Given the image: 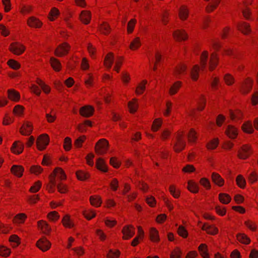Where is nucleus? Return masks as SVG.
<instances>
[{"label":"nucleus","instance_id":"f257e3e1","mask_svg":"<svg viewBox=\"0 0 258 258\" xmlns=\"http://www.w3.org/2000/svg\"><path fill=\"white\" fill-rule=\"evenodd\" d=\"M186 145L183 132L179 131L176 135V141L173 146V150L176 153L182 151Z\"/></svg>","mask_w":258,"mask_h":258},{"label":"nucleus","instance_id":"f03ea898","mask_svg":"<svg viewBox=\"0 0 258 258\" xmlns=\"http://www.w3.org/2000/svg\"><path fill=\"white\" fill-rule=\"evenodd\" d=\"M108 147L109 143L108 141L105 139H101L96 144L95 152L99 155H103L107 152Z\"/></svg>","mask_w":258,"mask_h":258},{"label":"nucleus","instance_id":"7ed1b4c3","mask_svg":"<svg viewBox=\"0 0 258 258\" xmlns=\"http://www.w3.org/2000/svg\"><path fill=\"white\" fill-rule=\"evenodd\" d=\"M70 49V45L67 42H63L56 48L54 54L57 57H62L68 54Z\"/></svg>","mask_w":258,"mask_h":258},{"label":"nucleus","instance_id":"20e7f679","mask_svg":"<svg viewBox=\"0 0 258 258\" xmlns=\"http://www.w3.org/2000/svg\"><path fill=\"white\" fill-rule=\"evenodd\" d=\"M25 46L20 42H13L9 46V50L13 54L20 55L25 51Z\"/></svg>","mask_w":258,"mask_h":258},{"label":"nucleus","instance_id":"39448f33","mask_svg":"<svg viewBox=\"0 0 258 258\" xmlns=\"http://www.w3.org/2000/svg\"><path fill=\"white\" fill-rule=\"evenodd\" d=\"M49 142V137L47 134H44L40 135L36 141L37 149L40 151L45 149Z\"/></svg>","mask_w":258,"mask_h":258},{"label":"nucleus","instance_id":"423d86ee","mask_svg":"<svg viewBox=\"0 0 258 258\" xmlns=\"http://www.w3.org/2000/svg\"><path fill=\"white\" fill-rule=\"evenodd\" d=\"M121 232L123 240H128L132 238L135 234V228L132 225H127L123 227Z\"/></svg>","mask_w":258,"mask_h":258},{"label":"nucleus","instance_id":"0eeeda50","mask_svg":"<svg viewBox=\"0 0 258 258\" xmlns=\"http://www.w3.org/2000/svg\"><path fill=\"white\" fill-rule=\"evenodd\" d=\"M50 242L45 237L39 239L37 243L36 246L42 251H47L51 247Z\"/></svg>","mask_w":258,"mask_h":258},{"label":"nucleus","instance_id":"6e6552de","mask_svg":"<svg viewBox=\"0 0 258 258\" xmlns=\"http://www.w3.org/2000/svg\"><path fill=\"white\" fill-rule=\"evenodd\" d=\"M94 112V108L91 105H85L80 108L79 113L80 115L85 117H90Z\"/></svg>","mask_w":258,"mask_h":258},{"label":"nucleus","instance_id":"1a4fd4ad","mask_svg":"<svg viewBox=\"0 0 258 258\" xmlns=\"http://www.w3.org/2000/svg\"><path fill=\"white\" fill-rule=\"evenodd\" d=\"M28 26L31 28L39 29L42 26V22L34 16L29 17L27 21Z\"/></svg>","mask_w":258,"mask_h":258},{"label":"nucleus","instance_id":"9d476101","mask_svg":"<svg viewBox=\"0 0 258 258\" xmlns=\"http://www.w3.org/2000/svg\"><path fill=\"white\" fill-rule=\"evenodd\" d=\"M37 226L38 228L45 234H49L51 229L50 225L43 220H40L37 222Z\"/></svg>","mask_w":258,"mask_h":258},{"label":"nucleus","instance_id":"9b49d317","mask_svg":"<svg viewBox=\"0 0 258 258\" xmlns=\"http://www.w3.org/2000/svg\"><path fill=\"white\" fill-rule=\"evenodd\" d=\"M173 37L178 41H184L188 38V36L185 30H177L173 32Z\"/></svg>","mask_w":258,"mask_h":258},{"label":"nucleus","instance_id":"f8f14e48","mask_svg":"<svg viewBox=\"0 0 258 258\" xmlns=\"http://www.w3.org/2000/svg\"><path fill=\"white\" fill-rule=\"evenodd\" d=\"M80 19L84 24H89L91 19V12L87 10L82 11L80 15Z\"/></svg>","mask_w":258,"mask_h":258},{"label":"nucleus","instance_id":"ddd939ff","mask_svg":"<svg viewBox=\"0 0 258 258\" xmlns=\"http://www.w3.org/2000/svg\"><path fill=\"white\" fill-rule=\"evenodd\" d=\"M33 130L32 124L30 122L24 123L20 128V133L22 135L29 136Z\"/></svg>","mask_w":258,"mask_h":258},{"label":"nucleus","instance_id":"4468645a","mask_svg":"<svg viewBox=\"0 0 258 258\" xmlns=\"http://www.w3.org/2000/svg\"><path fill=\"white\" fill-rule=\"evenodd\" d=\"M219 62V57L216 52H213L211 54L209 61V70L213 71L215 69Z\"/></svg>","mask_w":258,"mask_h":258},{"label":"nucleus","instance_id":"2eb2a0df","mask_svg":"<svg viewBox=\"0 0 258 258\" xmlns=\"http://www.w3.org/2000/svg\"><path fill=\"white\" fill-rule=\"evenodd\" d=\"M24 150V145L20 141L15 142L11 148V151L15 154H20L22 153Z\"/></svg>","mask_w":258,"mask_h":258},{"label":"nucleus","instance_id":"dca6fc26","mask_svg":"<svg viewBox=\"0 0 258 258\" xmlns=\"http://www.w3.org/2000/svg\"><path fill=\"white\" fill-rule=\"evenodd\" d=\"M187 71V66L183 63L178 64L175 68L174 75L175 76L183 75L186 74Z\"/></svg>","mask_w":258,"mask_h":258},{"label":"nucleus","instance_id":"f3484780","mask_svg":"<svg viewBox=\"0 0 258 258\" xmlns=\"http://www.w3.org/2000/svg\"><path fill=\"white\" fill-rule=\"evenodd\" d=\"M54 178L56 180V178H59L60 180H65L67 176L63 169L59 167L55 168L53 172L50 175H53Z\"/></svg>","mask_w":258,"mask_h":258},{"label":"nucleus","instance_id":"a211bd4d","mask_svg":"<svg viewBox=\"0 0 258 258\" xmlns=\"http://www.w3.org/2000/svg\"><path fill=\"white\" fill-rule=\"evenodd\" d=\"M211 178L212 181L217 185L221 187L224 184V180L219 174L213 172L212 173Z\"/></svg>","mask_w":258,"mask_h":258},{"label":"nucleus","instance_id":"6ab92c4d","mask_svg":"<svg viewBox=\"0 0 258 258\" xmlns=\"http://www.w3.org/2000/svg\"><path fill=\"white\" fill-rule=\"evenodd\" d=\"M178 16L179 19L182 21H185L188 18L189 10L187 6L183 5L180 7Z\"/></svg>","mask_w":258,"mask_h":258},{"label":"nucleus","instance_id":"aec40b11","mask_svg":"<svg viewBox=\"0 0 258 258\" xmlns=\"http://www.w3.org/2000/svg\"><path fill=\"white\" fill-rule=\"evenodd\" d=\"M11 171L15 176L18 177H21L23 175L24 168L21 165H14L12 166Z\"/></svg>","mask_w":258,"mask_h":258},{"label":"nucleus","instance_id":"412c9836","mask_svg":"<svg viewBox=\"0 0 258 258\" xmlns=\"http://www.w3.org/2000/svg\"><path fill=\"white\" fill-rule=\"evenodd\" d=\"M202 229L203 231H205L208 234L213 235H216L218 233V229L216 227L212 225H209L206 223H205L203 225Z\"/></svg>","mask_w":258,"mask_h":258},{"label":"nucleus","instance_id":"4be33fe9","mask_svg":"<svg viewBox=\"0 0 258 258\" xmlns=\"http://www.w3.org/2000/svg\"><path fill=\"white\" fill-rule=\"evenodd\" d=\"M8 96L10 100L14 102H18L20 99V93L14 89L8 90Z\"/></svg>","mask_w":258,"mask_h":258},{"label":"nucleus","instance_id":"5701e85b","mask_svg":"<svg viewBox=\"0 0 258 258\" xmlns=\"http://www.w3.org/2000/svg\"><path fill=\"white\" fill-rule=\"evenodd\" d=\"M150 239L153 242H158L160 241L158 231L154 227H152L149 231Z\"/></svg>","mask_w":258,"mask_h":258},{"label":"nucleus","instance_id":"b1692460","mask_svg":"<svg viewBox=\"0 0 258 258\" xmlns=\"http://www.w3.org/2000/svg\"><path fill=\"white\" fill-rule=\"evenodd\" d=\"M225 133L226 135L231 139H235L238 135L237 128L231 125L228 126Z\"/></svg>","mask_w":258,"mask_h":258},{"label":"nucleus","instance_id":"393cba45","mask_svg":"<svg viewBox=\"0 0 258 258\" xmlns=\"http://www.w3.org/2000/svg\"><path fill=\"white\" fill-rule=\"evenodd\" d=\"M50 64L53 70L55 72H59L61 69V64L60 61L54 57H51L50 59Z\"/></svg>","mask_w":258,"mask_h":258},{"label":"nucleus","instance_id":"a878e982","mask_svg":"<svg viewBox=\"0 0 258 258\" xmlns=\"http://www.w3.org/2000/svg\"><path fill=\"white\" fill-rule=\"evenodd\" d=\"M209 53L207 51H204L200 56V67L201 70H204L206 66L207 63V59L208 57Z\"/></svg>","mask_w":258,"mask_h":258},{"label":"nucleus","instance_id":"bb28decb","mask_svg":"<svg viewBox=\"0 0 258 258\" xmlns=\"http://www.w3.org/2000/svg\"><path fill=\"white\" fill-rule=\"evenodd\" d=\"M198 250L203 258H209L208 246L205 243L201 244L198 247Z\"/></svg>","mask_w":258,"mask_h":258},{"label":"nucleus","instance_id":"cd10ccee","mask_svg":"<svg viewBox=\"0 0 258 258\" xmlns=\"http://www.w3.org/2000/svg\"><path fill=\"white\" fill-rule=\"evenodd\" d=\"M182 83L180 81L175 82L170 87L169 93L170 95L176 94L181 87Z\"/></svg>","mask_w":258,"mask_h":258},{"label":"nucleus","instance_id":"c85d7f7f","mask_svg":"<svg viewBox=\"0 0 258 258\" xmlns=\"http://www.w3.org/2000/svg\"><path fill=\"white\" fill-rule=\"evenodd\" d=\"M76 176L80 181H85L90 177V174L88 172L84 170H78L76 173Z\"/></svg>","mask_w":258,"mask_h":258},{"label":"nucleus","instance_id":"c756f323","mask_svg":"<svg viewBox=\"0 0 258 258\" xmlns=\"http://www.w3.org/2000/svg\"><path fill=\"white\" fill-rule=\"evenodd\" d=\"M114 59L113 54L112 52L108 53L105 57L104 60V66L108 69L112 67Z\"/></svg>","mask_w":258,"mask_h":258},{"label":"nucleus","instance_id":"7c9ffc66","mask_svg":"<svg viewBox=\"0 0 258 258\" xmlns=\"http://www.w3.org/2000/svg\"><path fill=\"white\" fill-rule=\"evenodd\" d=\"M96 167L98 170L103 172L108 171L107 166L102 158H100L97 159L96 162Z\"/></svg>","mask_w":258,"mask_h":258},{"label":"nucleus","instance_id":"2f4dec72","mask_svg":"<svg viewBox=\"0 0 258 258\" xmlns=\"http://www.w3.org/2000/svg\"><path fill=\"white\" fill-rule=\"evenodd\" d=\"M35 82L41 88L42 90L45 93L48 94L50 93V87L46 85L41 79L39 78H37Z\"/></svg>","mask_w":258,"mask_h":258},{"label":"nucleus","instance_id":"473e14b6","mask_svg":"<svg viewBox=\"0 0 258 258\" xmlns=\"http://www.w3.org/2000/svg\"><path fill=\"white\" fill-rule=\"evenodd\" d=\"M49 182L47 184L46 189L49 192H53L55 190L56 180L54 178L53 175H49Z\"/></svg>","mask_w":258,"mask_h":258},{"label":"nucleus","instance_id":"72a5a7b5","mask_svg":"<svg viewBox=\"0 0 258 258\" xmlns=\"http://www.w3.org/2000/svg\"><path fill=\"white\" fill-rule=\"evenodd\" d=\"M61 223L63 226L67 228H72L74 226L73 222L71 220L70 217L68 215H66L63 217Z\"/></svg>","mask_w":258,"mask_h":258},{"label":"nucleus","instance_id":"f704fd0d","mask_svg":"<svg viewBox=\"0 0 258 258\" xmlns=\"http://www.w3.org/2000/svg\"><path fill=\"white\" fill-rule=\"evenodd\" d=\"M187 188L191 192L197 194L199 191L198 184L193 180H189L187 183Z\"/></svg>","mask_w":258,"mask_h":258},{"label":"nucleus","instance_id":"c9c22d12","mask_svg":"<svg viewBox=\"0 0 258 258\" xmlns=\"http://www.w3.org/2000/svg\"><path fill=\"white\" fill-rule=\"evenodd\" d=\"M200 67L198 64L193 66L190 71V77L192 81H196L199 78Z\"/></svg>","mask_w":258,"mask_h":258},{"label":"nucleus","instance_id":"e433bc0d","mask_svg":"<svg viewBox=\"0 0 258 258\" xmlns=\"http://www.w3.org/2000/svg\"><path fill=\"white\" fill-rule=\"evenodd\" d=\"M90 204L96 207H99L101 206L102 201L101 197L99 196H92L90 197Z\"/></svg>","mask_w":258,"mask_h":258},{"label":"nucleus","instance_id":"4c0bfd02","mask_svg":"<svg viewBox=\"0 0 258 258\" xmlns=\"http://www.w3.org/2000/svg\"><path fill=\"white\" fill-rule=\"evenodd\" d=\"M163 120L161 118H157L154 119L153 122L151 130L153 132H157L161 127Z\"/></svg>","mask_w":258,"mask_h":258},{"label":"nucleus","instance_id":"58836bf2","mask_svg":"<svg viewBox=\"0 0 258 258\" xmlns=\"http://www.w3.org/2000/svg\"><path fill=\"white\" fill-rule=\"evenodd\" d=\"M99 31L103 34L108 35L110 32V28L106 22H103L99 26Z\"/></svg>","mask_w":258,"mask_h":258},{"label":"nucleus","instance_id":"ea45409f","mask_svg":"<svg viewBox=\"0 0 258 258\" xmlns=\"http://www.w3.org/2000/svg\"><path fill=\"white\" fill-rule=\"evenodd\" d=\"M219 200L223 204H229L231 200V197L227 194L220 193L218 196Z\"/></svg>","mask_w":258,"mask_h":258},{"label":"nucleus","instance_id":"a19ab883","mask_svg":"<svg viewBox=\"0 0 258 258\" xmlns=\"http://www.w3.org/2000/svg\"><path fill=\"white\" fill-rule=\"evenodd\" d=\"M138 100L134 98L130 101L128 103V107L130 113H134L138 109Z\"/></svg>","mask_w":258,"mask_h":258},{"label":"nucleus","instance_id":"79ce46f5","mask_svg":"<svg viewBox=\"0 0 258 258\" xmlns=\"http://www.w3.org/2000/svg\"><path fill=\"white\" fill-rule=\"evenodd\" d=\"M141 46V42L140 37H136L131 42L130 45V48L132 50H137Z\"/></svg>","mask_w":258,"mask_h":258},{"label":"nucleus","instance_id":"37998d69","mask_svg":"<svg viewBox=\"0 0 258 258\" xmlns=\"http://www.w3.org/2000/svg\"><path fill=\"white\" fill-rule=\"evenodd\" d=\"M59 15L58 9L55 7L51 8L48 14V18L51 21L55 20Z\"/></svg>","mask_w":258,"mask_h":258},{"label":"nucleus","instance_id":"c03bdc74","mask_svg":"<svg viewBox=\"0 0 258 258\" xmlns=\"http://www.w3.org/2000/svg\"><path fill=\"white\" fill-rule=\"evenodd\" d=\"M252 80L247 78L245 81L243 80V94L249 91L252 86Z\"/></svg>","mask_w":258,"mask_h":258},{"label":"nucleus","instance_id":"a18cd8bd","mask_svg":"<svg viewBox=\"0 0 258 258\" xmlns=\"http://www.w3.org/2000/svg\"><path fill=\"white\" fill-rule=\"evenodd\" d=\"M219 145V140L218 138H214L210 141L207 144L206 147L208 150H214Z\"/></svg>","mask_w":258,"mask_h":258},{"label":"nucleus","instance_id":"49530a36","mask_svg":"<svg viewBox=\"0 0 258 258\" xmlns=\"http://www.w3.org/2000/svg\"><path fill=\"white\" fill-rule=\"evenodd\" d=\"M137 22V21L135 18L129 21L127 25V32L128 34H132L133 32Z\"/></svg>","mask_w":258,"mask_h":258},{"label":"nucleus","instance_id":"de8ad7c7","mask_svg":"<svg viewBox=\"0 0 258 258\" xmlns=\"http://www.w3.org/2000/svg\"><path fill=\"white\" fill-rule=\"evenodd\" d=\"M86 140V137L85 135H82L78 137L74 142V145L75 147L76 148H81Z\"/></svg>","mask_w":258,"mask_h":258},{"label":"nucleus","instance_id":"09e8293b","mask_svg":"<svg viewBox=\"0 0 258 258\" xmlns=\"http://www.w3.org/2000/svg\"><path fill=\"white\" fill-rule=\"evenodd\" d=\"M27 218L26 215L24 213H20L16 215L13 219V222L15 223H22Z\"/></svg>","mask_w":258,"mask_h":258},{"label":"nucleus","instance_id":"8fccbe9b","mask_svg":"<svg viewBox=\"0 0 258 258\" xmlns=\"http://www.w3.org/2000/svg\"><path fill=\"white\" fill-rule=\"evenodd\" d=\"M9 241L12 243V245L13 247H17L20 244V239L16 234H13L10 236L9 238Z\"/></svg>","mask_w":258,"mask_h":258},{"label":"nucleus","instance_id":"3c124183","mask_svg":"<svg viewBox=\"0 0 258 258\" xmlns=\"http://www.w3.org/2000/svg\"><path fill=\"white\" fill-rule=\"evenodd\" d=\"M72 140L70 137H66L64 139L63 147L66 151H69L72 149Z\"/></svg>","mask_w":258,"mask_h":258},{"label":"nucleus","instance_id":"603ef678","mask_svg":"<svg viewBox=\"0 0 258 258\" xmlns=\"http://www.w3.org/2000/svg\"><path fill=\"white\" fill-rule=\"evenodd\" d=\"M200 184L203 186L206 190H209L211 188V183L210 180L206 178L203 177L201 178L199 181Z\"/></svg>","mask_w":258,"mask_h":258},{"label":"nucleus","instance_id":"864d4df0","mask_svg":"<svg viewBox=\"0 0 258 258\" xmlns=\"http://www.w3.org/2000/svg\"><path fill=\"white\" fill-rule=\"evenodd\" d=\"M169 192L171 195L175 199H178L180 197V192L179 189H176L174 185H171L169 188Z\"/></svg>","mask_w":258,"mask_h":258},{"label":"nucleus","instance_id":"5fc2aeb1","mask_svg":"<svg viewBox=\"0 0 258 258\" xmlns=\"http://www.w3.org/2000/svg\"><path fill=\"white\" fill-rule=\"evenodd\" d=\"M243 160L248 158V157L252 153V151L251 147L248 145H243Z\"/></svg>","mask_w":258,"mask_h":258},{"label":"nucleus","instance_id":"6e6d98bb","mask_svg":"<svg viewBox=\"0 0 258 258\" xmlns=\"http://www.w3.org/2000/svg\"><path fill=\"white\" fill-rule=\"evenodd\" d=\"M182 254L181 250L176 247L171 252L170 258H181Z\"/></svg>","mask_w":258,"mask_h":258},{"label":"nucleus","instance_id":"4d7b16f0","mask_svg":"<svg viewBox=\"0 0 258 258\" xmlns=\"http://www.w3.org/2000/svg\"><path fill=\"white\" fill-rule=\"evenodd\" d=\"M147 83V81L145 80L142 81L139 85L137 86L136 90V94L140 95L143 93L145 89V86Z\"/></svg>","mask_w":258,"mask_h":258},{"label":"nucleus","instance_id":"13d9d810","mask_svg":"<svg viewBox=\"0 0 258 258\" xmlns=\"http://www.w3.org/2000/svg\"><path fill=\"white\" fill-rule=\"evenodd\" d=\"M225 84L228 86H231L234 83L235 80L234 77L230 74H226L223 78Z\"/></svg>","mask_w":258,"mask_h":258},{"label":"nucleus","instance_id":"bf43d9fd","mask_svg":"<svg viewBox=\"0 0 258 258\" xmlns=\"http://www.w3.org/2000/svg\"><path fill=\"white\" fill-rule=\"evenodd\" d=\"M188 140L189 142L194 143L196 141L197 139V135L196 132L193 128H191L188 134Z\"/></svg>","mask_w":258,"mask_h":258},{"label":"nucleus","instance_id":"052dcab7","mask_svg":"<svg viewBox=\"0 0 258 258\" xmlns=\"http://www.w3.org/2000/svg\"><path fill=\"white\" fill-rule=\"evenodd\" d=\"M84 216L88 220L94 218L96 216L95 212L92 210H86L83 212Z\"/></svg>","mask_w":258,"mask_h":258},{"label":"nucleus","instance_id":"680f3d73","mask_svg":"<svg viewBox=\"0 0 258 258\" xmlns=\"http://www.w3.org/2000/svg\"><path fill=\"white\" fill-rule=\"evenodd\" d=\"M47 218L50 221L54 222L58 220L59 215L57 212L54 211L49 212L47 214Z\"/></svg>","mask_w":258,"mask_h":258},{"label":"nucleus","instance_id":"e2e57ef3","mask_svg":"<svg viewBox=\"0 0 258 258\" xmlns=\"http://www.w3.org/2000/svg\"><path fill=\"white\" fill-rule=\"evenodd\" d=\"M41 185V182L39 180H38L35 182L34 184L30 187L29 191L32 193L37 192L40 189Z\"/></svg>","mask_w":258,"mask_h":258},{"label":"nucleus","instance_id":"0e129e2a","mask_svg":"<svg viewBox=\"0 0 258 258\" xmlns=\"http://www.w3.org/2000/svg\"><path fill=\"white\" fill-rule=\"evenodd\" d=\"M31 173L36 175L40 174L43 171V168L39 165H32L30 169Z\"/></svg>","mask_w":258,"mask_h":258},{"label":"nucleus","instance_id":"69168bd1","mask_svg":"<svg viewBox=\"0 0 258 258\" xmlns=\"http://www.w3.org/2000/svg\"><path fill=\"white\" fill-rule=\"evenodd\" d=\"M33 10V7L30 5H24L20 9V13L24 15L30 14Z\"/></svg>","mask_w":258,"mask_h":258},{"label":"nucleus","instance_id":"338daca9","mask_svg":"<svg viewBox=\"0 0 258 258\" xmlns=\"http://www.w3.org/2000/svg\"><path fill=\"white\" fill-rule=\"evenodd\" d=\"M7 64L11 68L14 70H18L21 67L20 64L17 61L12 59L9 60Z\"/></svg>","mask_w":258,"mask_h":258},{"label":"nucleus","instance_id":"774afa93","mask_svg":"<svg viewBox=\"0 0 258 258\" xmlns=\"http://www.w3.org/2000/svg\"><path fill=\"white\" fill-rule=\"evenodd\" d=\"M120 254V252L119 250H113L110 249L107 254V258H118Z\"/></svg>","mask_w":258,"mask_h":258}]
</instances>
